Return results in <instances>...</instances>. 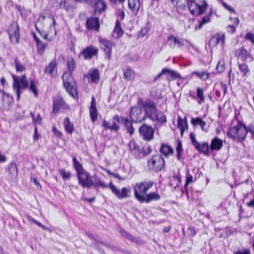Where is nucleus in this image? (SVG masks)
Segmentation results:
<instances>
[{
  "label": "nucleus",
  "instance_id": "63",
  "mask_svg": "<svg viewBox=\"0 0 254 254\" xmlns=\"http://www.w3.org/2000/svg\"><path fill=\"white\" fill-rule=\"evenodd\" d=\"M227 32L229 33H233L236 31V27L234 25H229L227 27Z\"/></svg>",
  "mask_w": 254,
  "mask_h": 254
},
{
  "label": "nucleus",
  "instance_id": "47",
  "mask_svg": "<svg viewBox=\"0 0 254 254\" xmlns=\"http://www.w3.org/2000/svg\"><path fill=\"white\" fill-rule=\"evenodd\" d=\"M59 173L63 180H66L70 179L71 176V173L70 172H66L64 169H61L59 170Z\"/></svg>",
  "mask_w": 254,
  "mask_h": 254
},
{
  "label": "nucleus",
  "instance_id": "11",
  "mask_svg": "<svg viewBox=\"0 0 254 254\" xmlns=\"http://www.w3.org/2000/svg\"><path fill=\"white\" fill-rule=\"evenodd\" d=\"M129 117L132 122L136 123H140L146 119V116L142 112L141 109L136 107L131 108Z\"/></svg>",
  "mask_w": 254,
  "mask_h": 254
},
{
  "label": "nucleus",
  "instance_id": "32",
  "mask_svg": "<svg viewBox=\"0 0 254 254\" xmlns=\"http://www.w3.org/2000/svg\"><path fill=\"white\" fill-rule=\"evenodd\" d=\"M92 82L97 83L100 80L99 72L98 69H91L89 73Z\"/></svg>",
  "mask_w": 254,
  "mask_h": 254
},
{
  "label": "nucleus",
  "instance_id": "10",
  "mask_svg": "<svg viewBox=\"0 0 254 254\" xmlns=\"http://www.w3.org/2000/svg\"><path fill=\"white\" fill-rule=\"evenodd\" d=\"M138 131L140 136L146 141L152 140L154 138V130L150 126L144 124L139 127Z\"/></svg>",
  "mask_w": 254,
  "mask_h": 254
},
{
  "label": "nucleus",
  "instance_id": "7",
  "mask_svg": "<svg viewBox=\"0 0 254 254\" xmlns=\"http://www.w3.org/2000/svg\"><path fill=\"white\" fill-rule=\"evenodd\" d=\"M165 165V163L164 158L159 154L153 155L147 161V166L149 169L156 172L162 171Z\"/></svg>",
  "mask_w": 254,
  "mask_h": 254
},
{
  "label": "nucleus",
  "instance_id": "5",
  "mask_svg": "<svg viewBox=\"0 0 254 254\" xmlns=\"http://www.w3.org/2000/svg\"><path fill=\"white\" fill-rule=\"evenodd\" d=\"M153 185L152 181H145L136 183L133 187L135 198L140 202L141 200L143 199L144 195L146 194L147 191L153 186Z\"/></svg>",
  "mask_w": 254,
  "mask_h": 254
},
{
  "label": "nucleus",
  "instance_id": "17",
  "mask_svg": "<svg viewBox=\"0 0 254 254\" xmlns=\"http://www.w3.org/2000/svg\"><path fill=\"white\" fill-rule=\"evenodd\" d=\"M98 49L93 46H90L83 49L81 54L83 55L85 60L91 59L97 55Z\"/></svg>",
  "mask_w": 254,
  "mask_h": 254
},
{
  "label": "nucleus",
  "instance_id": "15",
  "mask_svg": "<svg viewBox=\"0 0 254 254\" xmlns=\"http://www.w3.org/2000/svg\"><path fill=\"white\" fill-rule=\"evenodd\" d=\"M128 147L131 154L135 158L141 159L143 158V155L142 154V149L139 147L138 144L136 143L134 140H132L129 142Z\"/></svg>",
  "mask_w": 254,
  "mask_h": 254
},
{
  "label": "nucleus",
  "instance_id": "61",
  "mask_svg": "<svg viewBox=\"0 0 254 254\" xmlns=\"http://www.w3.org/2000/svg\"><path fill=\"white\" fill-rule=\"evenodd\" d=\"M193 177L189 172L187 173L186 175V183L185 186H188L189 184L192 182Z\"/></svg>",
  "mask_w": 254,
  "mask_h": 254
},
{
  "label": "nucleus",
  "instance_id": "36",
  "mask_svg": "<svg viewBox=\"0 0 254 254\" xmlns=\"http://www.w3.org/2000/svg\"><path fill=\"white\" fill-rule=\"evenodd\" d=\"M64 123L65 130L69 133L71 134L73 131V125L72 123L70 122L68 117L64 119Z\"/></svg>",
  "mask_w": 254,
  "mask_h": 254
},
{
  "label": "nucleus",
  "instance_id": "14",
  "mask_svg": "<svg viewBox=\"0 0 254 254\" xmlns=\"http://www.w3.org/2000/svg\"><path fill=\"white\" fill-rule=\"evenodd\" d=\"M101 49L104 51L105 55L108 60H110L112 57V49L114 44L110 41L105 39L100 40Z\"/></svg>",
  "mask_w": 254,
  "mask_h": 254
},
{
  "label": "nucleus",
  "instance_id": "50",
  "mask_svg": "<svg viewBox=\"0 0 254 254\" xmlns=\"http://www.w3.org/2000/svg\"><path fill=\"white\" fill-rule=\"evenodd\" d=\"M210 21L209 15H207V14L203 17L201 20L199 22V24L198 27V29H201L202 26L209 22Z\"/></svg>",
  "mask_w": 254,
  "mask_h": 254
},
{
  "label": "nucleus",
  "instance_id": "25",
  "mask_svg": "<svg viewBox=\"0 0 254 254\" xmlns=\"http://www.w3.org/2000/svg\"><path fill=\"white\" fill-rule=\"evenodd\" d=\"M6 171L8 173L11 178H12L16 177L18 174V169L16 163L12 162L8 164Z\"/></svg>",
  "mask_w": 254,
  "mask_h": 254
},
{
  "label": "nucleus",
  "instance_id": "34",
  "mask_svg": "<svg viewBox=\"0 0 254 254\" xmlns=\"http://www.w3.org/2000/svg\"><path fill=\"white\" fill-rule=\"evenodd\" d=\"M178 126L181 129V135H183L185 130L188 129V124L186 120H184L181 117H179L178 120Z\"/></svg>",
  "mask_w": 254,
  "mask_h": 254
},
{
  "label": "nucleus",
  "instance_id": "51",
  "mask_svg": "<svg viewBox=\"0 0 254 254\" xmlns=\"http://www.w3.org/2000/svg\"><path fill=\"white\" fill-rule=\"evenodd\" d=\"M219 38L217 36L212 37L209 41V46L210 47H215L219 43Z\"/></svg>",
  "mask_w": 254,
  "mask_h": 254
},
{
  "label": "nucleus",
  "instance_id": "31",
  "mask_svg": "<svg viewBox=\"0 0 254 254\" xmlns=\"http://www.w3.org/2000/svg\"><path fill=\"white\" fill-rule=\"evenodd\" d=\"M165 74L168 75V79L169 80L182 78L181 75L178 72L172 69L167 68Z\"/></svg>",
  "mask_w": 254,
  "mask_h": 254
},
{
  "label": "nucleus",
  "instance_id": "20",
  "mask_svg": "<svg viewBox=\"0 0 254 254\" xmlns=\"http://www.w3.org/2000/svg\"><path fill=\"white\" fill-rule=\"evenodd\" d=\"M65 104L62 97L57 96L53 99V112L56 113Z\"/></svg>",
  "mask_w": 254,
  "mask_h": 254
},
{
  "label": "nucleus",
  "instance_id": "13",
  "mask_svg": "<svg viewBox=\"0 0 254 254\" xmlns=\"http://www.w3.org/2000/svg\"><path fill=\"white\" fill-rule=\"evenodd\" d=\"M13 97L3 91L0 90V108L8 110L13 102Z\"/></svg>",
  "mask_w": 254,
  "mask_h": 254
},
{
  "label": "nucleus",
  "instance_id": "16",
  "mask_svg": "<svg viewBox=\"0 0 254 254\" xmlns=\"http://www.w3.org/2000/svg\"><path fill=\"white\" fill-rule=\"evenodd\" d=\"M85 26L88 30L98 31L100 28L99 18L94 17L88 18L86 21Z\"/></svg>",
  "mask_w": 254,
  "mask_h": 254
},
{
  "label": "nucleus",
  "instance_id": "21",
  "mask_svg": "<svg viewBox=\"0 0 254 254\" xmlns=\"http://www.w3.org/2000/svg\"><path fill=\"white\" fill-rule=\"evenodd\" d=\"M223 146V140L217 137L213 138L211 141L210 149L211 151H219Z\"/></svg>",
  "mask_w": 254,
  "mask_h": 254
},
{
  "label": "nucleus",
  "instance_id": "52",
  "mask_svg": "<svg viewBox=\"0 0 254 254\" xmlns=\"http://www.w3.org/2000/svg\"><path fill=\"white\" fill-rule=\"evenodd\" d=\"M120 233L123 237H125L127 239L131 242L132 238L133 237L131 234L128 233L126 231L123 229H121Z\"/></svg>",
  "mask_w": 254,
  "mask_h": 254
},
{
  "label": "nucleus",
  "instance_id": "45",
  "mask_svg": "<svg viewBox=\"0 0 254 254\" xmlns=\"http://www.w3.org/2000/svg\"><path fill=\"white\" fill-rule=\"evenodd\" d=\"M192 74L196 75L200 79H201L203 80H206L209 78V73L206 72V71H202V72L193 71L192 73Z\"/></svg>",
  "mask_w": 254,
  "mask_h": 254
},
{
  "label": "nucleus",
  "instance_id": "59",
  "mask_svg": "<svg viewBox=\"0 0 254 254\" xmlns=\"http://www.w3.org/2000/svg\"><path fill=\"white\" fill-rule=\"evenodd\" d=\"M222 4L226 9H227L230 12L233 13H236V12L234 10V9L232 7H231V6H229V5H228L226 2L222 1Z\"/></svg>",
  "mask_w": 254,
  "mask_h": 254
},
{
  "label": "nucleus",
  "instance_id": "48",
  "mask_svg": "<svg viewBox=\"0 0 254 254\" xmlns=\"http://www.w3.org/2000/svg\"><path fill=\"white\" fill-rule=\"evenodd\" d=\"M132 71L129 68H127L124 71V76L125 79L129 81L131 79Z\"/></svg>",
  "mask_w": 254,
  "mask_h": 254
},
{
  "label": "nucleus",
  "instance_id": "24",
  "mask_svg": "<svg viewBox=\"0 0 254 254\" xmlns=\"http://www.w3.org/2000/svg\"><path fill=\"white\" fill-rule=\"evenodd\" d=\"M160 199V196L158 193L156 192H151L146 194V196H144L143 199L141 200L140 202L143 203L146 202L149 203L153 200H158Z\"/></svg>",
  "mask_w": 254,
  "mask_h": 254
},
{
  "label": "nucleus",
  "instance_id": "44",
  "mask_svg": "<svg viewBox=\"0 0 254 254\" xmlns=\"http://www.w3.org/2000/svg\"><path fill=\"white\" fill-rule=\"evenodd\" d=\"M92 185H91V187H93L96 189H98L99 187H101L103 189L107 187V186L105 185L104 182H102L99 179H97L95 182H94L92 180Z\"/></svg>",
  "mask_w": 254,
  "mask_h": 254
},
{
  "label": "nucleus",
  "instance_id": "1",
  "mask_svg": "<svg viewBox=\"0 0 254 254\" xmlns=\"http://www.w3.org/2000/svg\"><path fill=\"white\" fill-rule=\"evenodd\" d=\"M67 65L69 72H64L62 78L64 86L67 92L72 98L76 99L78 98L77 93L76 90V84L72 76V72L75 67L74 60L72 58L68 60Z\"/></svg>",
  "mask_w": 254,
  "mask_h": 254
},
{
  "label": "nucleus",
  "instance_id": "4",
  "mask_svg": "<svg viewBox=\"0 0 254 254\" xmlns=\"http://www.w3.org/2000/svg\"><path fill=\"white\" fill-rule=\"evenodd\" d=\"M190 12L193 16L202 15L207 9L208 4L206 0H200V4L195 0H185Z\"/></svg>",
  "mask_w": 254,
  "mask_h": 254
},
{
  "label": "nucleus",
  "instance_id": "41",
  "mask_svg": "<svg viewBox=\"0 0 254 254\" xmlns=\"http://www.w3.org/2000/svg\"><path fill=\"white\" fill-rule=\"evenodd\" d=\"M239 69L243 73V76H247L250 73V70L248 65L245 64H239Z\"/></svg>",
  "mask_w": 254,
  "mask_h": 254
},
{
  "label": "nucleus",
  "instance_id": "64",
  "mask_svg": "<svg viewBox=\"0 0 254 254\" xmlns=\"http://www.w3.org/2000/svg\"><path fill=\"white\" fill-rule=\"evenodd\" d=\"M52 131L55 136L58 137H60L61 136L62 133L57 129L56 127H52Z\"/></svg>",
  "mask_w": 254,
  "mask_h": 254
},
{
  "label": "nucleus",
  "instance_id": "2",
  "mask_svg": "<svg viewBox=\"0 0 254 254\" xmlns=\"http://www.w3.org/2000/svg\"><path fill=\"white\" fill-rule=\"evenodd\" d=\"M72 161L74 167L76 171L78 184L83 188L90 189L92 185V177L84 169L81 164L77 160L75 157L72 158Z\"/></svg>",
  "mask_w": 254,
  "mask_h": 254
},
{
  "label": "nucleus",
  "instance_id": "37",
  "mask_svg": "<svg viewBox=\"0 0 254 254\" xmlns=\"http://www.w3.org/2000/svg\"><path fill=\"white\" fill-rule=\"evenodd\" d=\"M191 123L193 126H196L197 125L200 126L202 129L204 130V127L206 125V123L203 121L201 118H192L191 120Z\"/></svg>",
  "mask_w": 254,
  "mask_h": 254
},
{
  "label": "nucleus",
  "instance_id": "30",
  "mask_svg": "<svg viewBox=\"0 0 254 254\" xmlns=\"http://www.w3.org/2000/svg\"><path fill=\"white\" fill-rule=\"evenodd\" d=\"M93 6L95 13H97V12L101 13L102 11H104L106 8V3L102 0H99Z\"/></svg>",
  "mask_w": 254,
  "mask_h": 254
},
{
  "label": "nucleus",
  "instance_id": "35",
  "mask_svg": "<svg viewBox=\"0 0 254 254\" xmlns=\"http://www.w3.org/2000/svg\"><path fill=\"white\" fill-rule=\"evenodd\" d=\"M114 34L115 37L117 39L120 38L123 35V31L122 29L121 23L118 20H117L116 22Z\"/></svg>",
  "mask_w": 254,
  "mask_h": 254
},
{
  "label": "nucleus",
  "instance_id": "56",
  "mask_svg": "<svg viewBox=\"0 0 254 254\" xmlns=\"http://www.w3.org/2000/svg\"><path fill=\"white\" fill-rule=\"evenodd\" d=\"M142 154H143L142 155H143V157L148 155L149 154L151 153L152 151L150 145H148L146 147V149L143 148H142Z\"/></svg>",
  "mask_w": 254,
  "mask_h": 254
},
{
  "label": "nucleus",
  "instance_id": "40",
  "mask_svg": "<svg viewBox=\"0 0 254 254\" xmlns=\"http://www.w3.org/2000/svg\"><path fill=\"white\" fill-rule=\"evenodd\" d=\"M30 85L29 87V90L30 92H32L34 96L37 97L38 96V89L36 88L35 82L33 79L30 80Z\"/></svg>",
  "mask_w": 254,
  "mask_h": 254
},
{
  "label": "nucleus",
  "instance_id": "38",
  "mask_svg": "<svg viewBox=\"0 0 254 254\" xmlns=\"http://www.w3.org/2000/svg\"><path fill=\"white\" fill-rule=\"evenodd\" d=\"M36 44L38 53L40 55H42L47 48V44L46 43H44L41 40Z\"/></svg>",
  "mask_w": 254,
  "mask_h": 254
},
{
  "label": "nucleus",
  "instance_id": "3",
  "mask_svg": "<svg viewBox=\"0 0 254 254\" xmlns=\"http://www.w3.org/2000/svg\"><path fill=\"white\" fill-rule=\"evenodd\" d=\"M247 133V127L245 125L239 121L236 126L229 128L227 135L234 141L241 142L246 139Z\"/></svg>",
  "mask_w": 254,
  "mask_h": 254
},
{
  "label": "nucleus",
  "instance_id": "22",
  "mask_svg": "<svg viewBox=\"0 0 254 254\" xmlns=\"http://www.w3.org/2000/svg\"><path fill=\"white\" fill-rule=\"evenodd\" d=\"M96 101L94 97H92L91 102V105L89 108V112L91 119L93 122H94L97 119V111L96 106Z\"/></svg>",
  "mask_w": 254,
  "mask_h": 254
},
{
  "label": "nucleus",
  "instance_id": "9",
  "mask_svg": "<svg viewBox=\"0 0 254 254\" xmlns=\"http://www.w3.org/2000/svg\"><path fill=\"white\" fill-rule=\"evenodd\" d=\"M109 187L111 190L112 192L119 199H125L130 196L131 190L130 188L124 187L120 190L112 183L109 184Z\"/></svg>",
  "mask_w": 254,
  "mask_h": 254
},
{
  "label": "nucleus",
  "instance_id": "19",
  "mask_svg": "<svg viewBox=\"0 0 254 254\" xmlns=\"http://www.w3.org/2000/svg\"><path fill=\"white\" fill-rule=\"evenodd\" d=\"M57 63L56 60H53L45 68V73L51 76H56L57 73Z\"/></svg>",
  "mask_w": 254,
  "mask_h": 254
},
{
  "label": "nucleus",
  "instance_id": "33",
  "mask_svg": "<svg viewBox=\"0 0 254 254\" xmlns=\"http://www.w3.org/2000/svg\"><path fill=\"white\" fill-rule=\"evenodd\" d=\"M114 119H117V122L119 123L123 124L126 129L129 127V126L132 125V123L127 118L116 115L114 116Z\"/></svg>",
  "mask_w": 254,
  "mask_h": 254
},
{
  "label": "nucleus",
  "instance_id": "58",
  "mask_svg": "<svg viewBox=\"0 0 254 254\" xmlns=\"http://www.w3.org/2000/svg\"><path fill=\"white\" fill-rule=\"evenodd\" d=\"M31 221L32 222H33L34 223H35L36 225H37L38 226H39L41 228H42L43 230L50 231V229L49 228L46 227L45 226L43 225L41 223H40V222L37 221L36 220L32 218Z\"/></svg>",
  "mask_w": 254,
  "mask_h": 254
},
{
  "label": "nucleus",
  "instance_id": "8",
  "mask_svg": "<svg viewBox=\"0 0 254 254\" xmlns=\"http://www.w3.org/2000/svg\"><path fill=\"white\" fill-rule=\"evenodd\" d=\"M139 103H140L141 107L145 112L146 119L148 118L151 120L158 110L156 108V104L151 100H147L144 102L142 100H140Z\"/></svg>",
  "mask_w": 254,
  "mask_h": 254
},
{
  "label": "nucleus",
  "instance_id": "29",
  "mask_svg": "<svg viewBox=\"0 0 254 254\" xmlns=\"http://www.w3.org/2000/svg\"><path fill=\"white\" fill-rule=\"evenodd\" d=\"M235 56L242 60H246L247 57L250 55L248 51L243 47L240 48L235 52Z\"/></svg>",
  "mask_w": 254,
  "mask_h": 254
},
{
  "label": "nucleus",
  "instance_id": "60",
  "mask_svg": "<svg viewBox=\"0 0 254 254\" xmlns=\"http://www.w3.org/2000/svg\"><path fill=\"white\" fill-rule=\"evenodd\" d=\"M251 251L249 249H245L243 250H240L234 252V254H251Z\"/></svg>",
  "mask_w": 254,
  "mask_h": 254
},
{
  "label": "nucleus",
  "instance_id": "62",
  "mask_svg": "<svg viewBox=\"0 0 254 254\" xmlns=\"http://www.w3.org/2000/svg\"><path fill=\"white\" fill-rule=\"evenodd\" d=\"M196 231L194 227H190L188 228L187 233L189 236H194L196 234Z\"/></svg>",
  "mask_w": 254,
  "mask_h": 254
},
{
  "label": "nucleus",
  "instance_id": "12",
  "mask_svg": "<svg viewBox=\"0 0 254 254\" xmlns=\"http://www.w3.org/2000/svg\"><path fill=\"white\" fill-rule=\"evenodd\" d=\"M8 33L11 42L16 44L20 39V28L17 23L12 24L8 30Z\"/></svg>",
  "mask_w": 254,
  "mask_h": 254
},
{
  "label": "nucleus",
  "instance_id": "26",
  "mask_svg": "<svg viewBox=\"0 0 254 254\" xmlns=\"http://www.w3.org/2000/svg\"><path fill=\"white\" fill-rule=\"evenodd\" d=\"M153 121H157L159 122L161 125L165 124L167 122V119L165 115L160 111L158 110L153 118L151 119Z\"/></svg>",
  "mask_w": 254,
  "mask_h": 254
},
{
  "label": "nucleus",
  "instance_id": "54",
  "mask_svg": "<svg viewBox=\"0 0 254 254\" xmlns=\"http://www.w3.org/2000/svg\"><path fill=\"white\" fill-rule=\"evenodd\" d=\"M116 121H117V119H114V117L112 119V125L111 126V129L110 130L113 131H117L120 129V127L119 125H118Z\"/></svg>",
  "mask_w": 254,
  "mask_h": 254
},
{
  "label": "nucleus",
  "instance_id": "18",
  "mask_svg": "<svg viewBox=\"0 0 254 254\" xmlns=\"http://www.w3.org/2000/svg\"><path fill=\"white\" fill-rule=\"evenodd\" d=\"M167 42L169 46L173 49L175 48L176 45H177L178 48H181L184 45L183 40L176 37L173 35H171L168 37Z\"/></svg>",
  "mask_w": 254,
  "mask_h": 254
},
{
  "label": "nucleus",
  "instance_id": "46",
  "mask_svg": "<svg viewBox=\"0 0 254 254\" xmlns=\"http://www.w3.org/2000/svg\"><path fill=\"white\" fill-rule=\"evenodd\" d=\"M30 114L32 118L33 123L35 126H36V125L37 124H41L42 118L39 114H38L36 117H35V116L32 112H31Z\"/></svg>",
  "mask_w": 254,
  "mask_h": 254
},
{
  "label": "nucleus",
  "instance_id": "6",
  "mask_svg": "<svg viewBox=\"0 0 254 254\" xmlns=\"http://www.w3.org/2000/svg\"><path fill=\"white\" fill-rule=\"evenodd\" d=\"M13 79V89L15 90L17 95V100L18 101L21 94V90H25L28 88V82L25 75H23L20 77L12 75Z\"/></svg>",
  "mask_w": 254,
  "mask_h": 254
},
{
  "label": "nucleus",
  "instance_id": "57",
  "mask_svg": "<svg viewBox=\"0 0 254 254\" xmlns=\"http://www.w3.org/2000/svg\"><path fill=\"white\" fill-rule=\"evenodd\" d=\"M59 7L62 9H64L67 11L68 5L66 2V0H60Z\"/></svg>",
  "mask_w": 254,
  "mask_h": 254
},
{
  "label": "nucleus",
  "instance_id": "53",
  "mask_svg": "<svg viewBox=\"0 0 254 254\" xmlns=\"http://www.w3.org/2000/svg\"><path fill=\"white\" fill-rule=\"evenodd\" d=\"M120 233L123 237H125L127 239L131 242L132 238L133 237L131 234L128 233L126 231L123 229H121Z\"/></svg>",
  "mask_w": 254,
  "mask_h": 254
},
{
  "label": "nucleus",
  "instance_id": "42",
  "mask_svg": "<svg viewBox=\"0 0 254 254\" xmlns=\"http://www.w3.org/2000/svg\"><path fill=\"white\" fill-rule=\"evenodd\" d=\"M14 64L15 66L16 70L17 72H22L25 70L26 68L25 66L22 64L20 62H19L18 60V58H16L14 61Z\"/></svg>",
  "mask_w": 254,
  "mask_h": 254
},
{
  "label": "nucleus",
  "instance_id": "39",
  "mask_svg": "<svg viewBox=\"0 0 254 254\" xmlns=\"http://www.w3.org/2000/svg\"><path fill=\"white\" fill-rule=\"evenodd\" d=\"M196 97L199 99L198 103L201 104L204 101V96L203 94V90L200 87H197L196 90Z\"/></svg>",
  "mask_w": 254,
  "mask_h": 254
},
{
  "label": "nucleus",
  "instance_id": "55",
  "mask_svg": "<svg viewBox=\"0 0 254 254\" xmlns=\"http://www.w3.org/2000/svg\"><path fill=\"white\" fill-rule=\"evenodd\" d=\"M190 137L192 145L194 146V148H198V145L199 143L196 140L195 136L192 132L190 133Z\"/></svg>",
  "mask_w": 254,
  "mask_h": 254
},
{
  "label": "nucleus",
  "instance_id": "27",
  "mask_svg": "<svg viewBox=\"0 0 254 254\" xmlns=\"http://www.w3.org/2000/svg\"><path fill=\"white\" fill-rule=\"evenodd\" d=\"M160 152L166 157L172 155L174 153L173 148L171 146L165 144H163L160 149Z\"/></svg>",
  "mask_w": 254,
  "mask_h": 254
},
{
  "label": "nucleus",
  "instance_id": "28",
  "mask_svg": "<svg viewBox=\"0 0 254 254\" xmlns=\"http://www.w3.org/2000/svg\"><path fill=\"white\" fill-rule=\"evenodd\" d=\"M209 146L208 142H203L201 144L199 143L198 148H195V149L197 150L199 153H203V154L208 156L209 155Z\"/></svg>",
  "mask_w": 254,
  "mask_h": 254
},
{
  "label": "nucleus",
  "instance_id": "23",
  "mask_svg": "<svg viewBox=\"0 0 254 254\" xmlns=\"http://www.w3.org/2000/svg\"><path fill=\"white\" fill-rule=\"evenodd\" d=\"M128 7L134 15L137 14L140 6L139 0H128Z\"/></svg>",
  "mask_w": 254,
  "mask_h": 254
},
{
  "label": "nucleus",
  "instance_id": "49",
  "mask_svg": "<svg viewBox=\"0 0 254 254\" xmlns=\"http://www.w3.org/2000/svg\"><path fill=\"white\" fill-rule=\"evenodd\" d=\"M225 63L223 61H219L217 64L216 69L218 73H222L225 70Z\"/></svg>",
  "mask_w": 254,
  "mask_h": 254
},
{
  "label": "nucleus",
  "instance_id": "43",
  "mask_svg": "<svg viewBox=\"0 0 254 254\" xmlns=\"http://www.w3.org/2000/svg\"><path fill=\"white\" fill-rule=\"evenodd\" d=\"M87 236L90 239H93V240H95V244L97 246V244L98 243H100V244H102V245H104L106 247L110 248V249H111L112 250H117V249H118V248L114 246H112V245H108V244H104V243H102V242H99L98 241L95 240L94 239V237L93 236L92 234H91L90 233H87Z\"/></svg>",
  "mask_w": 254,
  "mask_h": 254
}]
</instances>
